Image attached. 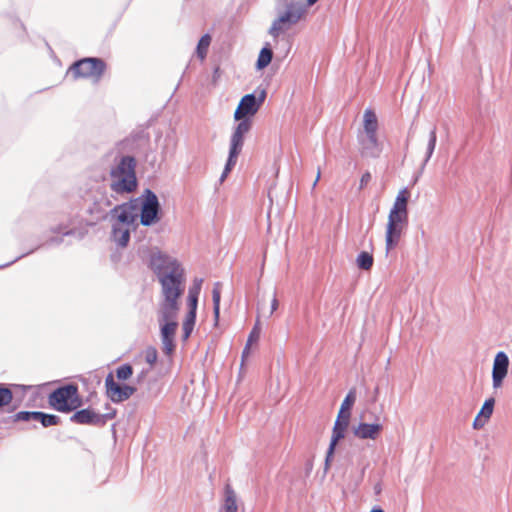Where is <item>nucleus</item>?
<instances>
[{
	"mask_svg": "<svg viewBox=\"0 0 512 512\" xmlns=\"http://www.w3.org/2000/svg\"><path fill=\"white\" fill-rule=\"evenodd\" d=\"M149 266L155 273L161 286V300L158 308H164L166 312L179 309L178 299L185 289V269L174 257L162 253H153Z\"/></svg>",
	"mask_w": 512,
	"mask_h": 512,
	"instance_id": "nucleus-1",
	"label": "nucleus"
},
{
	"mask_svg": "<svg viewBox=\"0 0 512 512\" xmlns=\"http://www.w3.org/2000/svg\"><path fill=\"white\" fill-rule=\"evenodd\" d=\"M410 193L407 188L401 189L390 209L385 232L386 253L393 250L400 242L408 227V200Z\"/></svg>",
	"mask_w": 512,
	"mask_h": 512,
	"instance_id": "nucleus-2",
	"label": "nucleus"
},
{
	"mask_svg": "<svg viewBox=\"0 0 512 512\" xmlns=\"http://www.w3.org/2000/svg\"><path fill=\"white\" fill-rule=\"evenodd\" d=\"M378 118L372 109H366L363 114V130L358 134L360 154L366 158H378L383 151V144L379 141Z\"/></svg>",
	"mask_w": 512,
	"mask_h": 512,
	"instance_id": "nucleus-3",
	"label": "nucleus"
},
{
	"mask_svg": "<svg viewBox=\"0 0 512 512\" xmlns=\"http://www.w3.org/2000/svg\"><path fill=\"white\" fill-rule=\"evenodd\" d=\"M136 162L131 156H124L111 169L110 188L117 194L131 193L137 188Z\"/></svg>",
	"mask_w": 512,
	"mask_h": 512,
	"instance_id": "nucleus-4",
	"label": "nucleus"
},
{
	"mask_svg": "<svg viewBox=\"0 0 512 512\" xmlns=\"http://www.w3.org/2000/svg\"><path fill=\"white\" fill-rule=\"evenodd\" d=\"M306 13L307 9L304 3L290 0L286 6V10L272 22L269 34L273 38H277L280 34L288 31L291 26L303 19Z\"/></svg>",
	"mask_w": 512,
	"mask_h": 512,
	"instance_id": "nucleus-5",
	"label": "nucleus"
},
{
	"mask_svg": "<svg viewBox=\"0 0 512 512\" xmlns=\"http://www.w3.org/2000/svg\"><path fill=\"white\" fill-rule=\"evenodd\" d=\"M49 405L56 411L69 413L82 405L78 387L67 384L55 389L48 397Z\"/></svg>",
	"mask_w": 512,
	"mask_h": 512,
	"instance_id": "nucleus-6",
	"label": "nucleus"
},
{
	"mask_svg": "<svg viewBox=\"0 0 512 512\" xmlns=\"http://www.w3.org/2000/svg\"><path fill=\"white\" fill-rule=\"evenodd\" d=\"M252 127V122L249 120H244L239 122L235 127L230 137V145H229V155L224 167V170L220 177V182H223L230 171L237 163V159L239 154L242 151L244 146V138L245 135L250 131Z\"/></svg>",
	"mask_w": 512,
	"mask_h": 512,
	"instance_id": "nucleus-7",
	"label": "nucleus"
},
{
	"mask_svg": "<svg viewBox=\"0 0 512 512\" xmlns=\"http://www.w3.org/2000/svg\"><path fill=\"white\" fill-rule=\"evenodd\" d=\"M252 127V122L249 120H244L239 122L235 127L230 137V145H229V155L224 167V170L220 177V182H223L230 171L237 163V159L239 154L242 151L244 146V138L245 135L250 131Z\"/></svg>",
	"mask_w": 512,
	"mask_h": 512,
	"instance_id": "nucleus-8",
	"label": "nucleus"
},
{
	"mask_svg": "<svg viewBox=\"0 0 512 512\" xmlns=\"http://www.w3.org/2000/svg\"><path fill=\"white\" fill-rule=\"evenodd\" d=\"M179 309L166 312L164 308H158L157 316L161 328V340L163 351L169 355L174 350V338L178 328L177 315Z\"/></svg>",
	"mask_w": 512,
	"mask_h": 512,
	"instance_id": "nucleus-9",
	"label": "nucleus"
},
{
	"mask_svg": "<svg viewBox=\"0 0 512 512\" xmlns=\"http://www.w3.org/2000/svg\"><path fill=\"white\" fill-rule=\"evenodd\" d=\"M76 77L93 78L98 82L105 70V63L99 58H84L72 66Z\"/></svg>",
	"mask_w": 512,
	"mask_h": 512,
	"instance_id": "nucleus-10",
	"label": "nucleus"
},
{
	"mask_svg": "<svg viewBox=\"0 0 512 512\" xmlns=\"http://www.w3.org/2000/svg\"><path fill=\"white\" fill-rule=\"evenodd\" d=\"M266 98V91L262 90L258 97L255 96V94H246L242 97L240 100L238 107L236 108L234 112V118L235 120H238L240 122L244 120H248L246 116H253L255 115L258 110L260 109L261 105L264 103ZM251 122V120L249 119Z\"/></svg>",
	"mask_w": 512,
	"mask_h": 512,
	"instance_id": "nucleus-11",
	"label": "nucleus"
},
{
	"mask_svg": "<svg viewBox=\"0 0 512 512\" xmlns=\"http://www.w3.org/2000/svg\"><path fill=\"white\" fill-rule=\"evenodd\" d=\"M142 202L140 222L144 226H150L158 221L159 201L154 192L146 189Z\"/></svg>",
	"mask_w": 512,
	"mask_h": 512,
	"instance_id": "nucleus-12",
	"label": "nucleus"
},
{
	"mask_svg": "<svg viewBox=\"0 0 512 512\" xmlns=\"http://www.w3.org/2000/svg\"><path fill=\"white\" fill-rule=\"evenodd\" d=\"M105 387L107 396L112 402L119 403L129 399L136 389L129 385L120 386L114 380L112 373H109L105 379Z\"/></svg>",
	"mask_w": 512,
	"mask_h": 512,
	"instance_id": "nucleus-13",
	"label": "nucleus"
},
{
	"mask_svg": "<svg viewBox=\"0 0 512 512\" xmlns=\"http://www.w3.org/2000/svg\"><path fill=\"white\" fill-rule=\"evenodd\" d=\"M138 208V199L115 206L110 213L117 219V224L130 227L136 220V210Z\"/></svg>",
	"mask_w": 512,
	"mask_h": 512,
	"instance_id": "nucleus-14",
	"label": "nucleus"
},
{
	"mask_svg": "<svg viewBox=\"0 0 512 512\" xmlns=\"http://www.w3.org/2000/svg\"><path fill=\"white\" fill-rule=\"evenodd\" d=\"M509 358L507 354L500 351L496 354L492 368V387L497 390L502 387L503 381L508 374Z\"/></svg>",
	"mask_w": 512,
	"mask_h": 512,
	"instance_id": "nucleus-15",
	"label": "nucleus"
},
{
	"mask_svg": "<svg viewBox=\"0 0 512 512\" xmlns=\"http://www.w3.org/2000/svg\"><path fill=\"white\" fill-rule=\"evenodd\" d=\"M70 421L81 425L101 426L106 422V415L96 413L94 410L86 408L75 412L70 417Z\"/></svg>",
	"mask_w": 512,
	"mask_h": 512,
	"instance_id": "nucleus-16",
	"label": "nucleus"
},
{
	"mask_svg": "<svg viewBox=\"0 0 512 512\" xmlns=\"http://www.w3.org/2000/svg\"><path fill=\"white\" fill-rule=\"evenodd\" d=\"M383 426L379 423H360L357 427H354V435L359 439H371L375 440L380 432L382 431Z\"/></svg>",
	"mask_w": 512,
	"mask_h": 512,
	"instance_id": "nucleus-17",
	"label": "nucleus"
},
{
	"mask_svg": "<svg viewBox=\"0 0 512 512\" xmlns=\"http://www.w3.org/2000/svg\"><path fill=\"white\" fill-rule=\"evenodd\" d=\"M494 405H495L494 398H489V399L485 400L480 412L478 413V415L476 416V418L473 421L474 429H480L485 426V424L488 422V420L490 419V417L493 414Z\"/></svg>",
	"mask_w": 512,
	"mask_h": 512,
	"instance_id": "nucleus-18",
	"label": "nucleus"
},
{
	"mask_svg": "<svg viewBox=\"0 0 512 512\" xmlns=\"http://www.w3.org/2000/svg\"><path fill=\"white\" fill-rule=\"evenodd\" d=\"M345 432H346V429H343V427H341V428L335 427V426L333 427L331 441H330V444H329V447L327 450V454H326V458H325L326 469H328L329 464L333 458L335 447H336L337 443L345 437Z\"/></svg>",
	"mask_w": 512,
	"mask_h": 512,
	"instance_id": "nucleus-19",
	"label": "nucleus"
},
{
	"mask_svg": "<svg viewBox=\"0 0 512 512\" xmlns=\"http://www.w3.org/2000/svg\"><path fill=\"white\" fill-rule=\"evenodd\" d=\"M112 236L114 241L122 246H127L129 240H130V230L127 226H122L119 224H113L112 228Z\"/></svg>",
	"mask_w": 512,
	"mask_h": 512,
	"instance_id": "nucleus-20",
	"label": "nucleus"
},
{
	"mask_svg": "<svg viewBox=\"0 0 512 512\" xmlns=\"http://www.w3.org/2000/svg\"><path fill=\"white\" fill-rule=\"evenodd\" d=\"M111 206V201L105 195L96 201L93 207L89 208L90 214L95 216V219L101 220L106 217V209Z\"/></svg>",
	"mask_w": 512,
	"mask_h": 512,
	"instance_id": "nucleus-21",
	"label": "nucleus"
},
{
	"mask_svg": "<svg viewBox=\"0 0 512 512\" xmlns=\"http://www.w3.org/2000/svg\"><path fill=\"white\" fill-rule=\"evenodd\" d=\"M224 492L225 499L222 510L224 512H238L237 497L233 488L227 484Z\"/></svg>",
	"mask_w": 512,
	"mask_h": 512,
	"instance_id": "nucleus-22",
	"label": "nucleus"
},
{
	"mask_svg": "<svg viewBox=\"0 0 512 512\" xmlns=\"http://www.w3.org/2000/svg\"><path fill=\"white\" fill-rule=\"evenodd\" d=\"M273 57L272 49L269 47V44H267L265 47H263L259 53L256 67L257 69H264L267 67Z\"/></svg>",
	"mask_w": 512,
	"mask_h": 512,
	"instance_id": "nucleus-23",
	"label": "nucleus"
},
{
	"mask_svg": "<svg viewBox=\"0 0 512 512\" xmlns=\"http://www.w3.org/2000/svg\"><path fill=\"white\" fill-rule=\"evenodd\" d=\"M221 286L220 282H216L212 290L213 312L216 322L218 321L220 314Z\"/></svg>",
	"mask_w": 512,
	"mask_h": 512,
	"instance_id": "nucleus-24",
	"label": "nucleus"
},
{
	"mask_svg": "<svg viewBox=\"0 0 512 512\" xmlns=\"http://www.w3.org/2000/svg\"><path fill=\"white\" fill-rule=\"evenodd\" d=\"M36 422H40L43 427L55 426L60 423V418L57 415L45 414L43 412H36Z\"/></svg>",
	"mask_w": 512,
	"mask_h": 512,
	"instance_id": "nucleus-25",
	"label": "nucleus"
},
{
	"mask_svg": "<svg viewBox=\"0 0 512 512\" xmlns=\"http://www.w3.org/2000/svg\"><path fill=\"white\" fill-rule=\"evenodd\" d=\"M210 43H211V36L209 34H205L200 38L197 48H196V53H197V56L201 60L205 59L207 52H208V48L210 46Z\"/></svg>",
	"mask_w": 512,
	"mask_h": 512,
	"instance_id": "nucleus-26",
	"label": "nucleus"
},
{
	"mask_svg": "<svg viewBox=\"0 0 512 512\" xmlns=\"http://www.w3.org/2000/svg\"><path fill=\"white\" fill-rule=\"evenodd\" d=\"M373 261L372 254L366 251L361 252L356 258L357 266L363 270H370L373 266Z\"/></svg>",
	"mask_w": 512,
	"mask_h": 512,
	"instance_id": "nucleus-27",
	"label": "nucleus"
},
{
	"mask_svg": "<svg viewBox=\"0 0 512 512\" xmlns=\"http://www.w3.org/2000/svg\"><path fill=\"white\" fill-rule=\"evenodd\" d=\"M437 142L436 127H433L429 133V139L426 149V156L424 159V165L431 159Z\"/></svg>",
	"mask_w": 512,
	"mask_h": 512,
	"instance_id": "nucleus-28",
	"label": "nucleus"
},
{
	"mask_svg": "<svg viewBox=\"0 0 512 512\" xmlns=\"http://www.w3.org/2000/svg\"><path fill=\"white\" fill-rule=\"evenodd\" d=\"M196 321V314L187 313L186 318L183 322V338L188 339L193 331Z\"/></svg>",
	"mask_w": 512,
	"mask_h": 512,
	"instance_id": "nucleus-29",
	"label": "nucleus"
},
{
	"mask_svg": "<svg viewBox=\"0 0 512 512\" xmlns=\"http://www.w3.org/2000/svg\"><path fill=\"white\" fill-rule=\"evenodd\" d=\"M196 321V314L187 313L186 318L183 322V338L188 339L193 331Z\"/></svg>",
	"mask_w": 512,
	"mask_h": 512,
	"instance_id": "nucleus-30",
	"label": "nucleus"
},
{
	"mask_svg": "<svg viewBox=\"0 0 512 512\" xmlns=\"http://www.w3.org/2000/svg\"><path fill=\"white\" fill-rule=\"evenodd\" d=\"M37 411H20L12 416L13 422H29L35 421Z\"/></svg>",
	"mask_w": 512,
	"mask_h": 512,
	"instance_id": "nucleus-31",
	"label": "nucleus"
},
{
	"mask_svg": "<svg viewBox=\"0 0 512 512\" xmlns=\"http://www.w3.org/2000/svg\"><path fill=\"white\" fill-rule=\"evenodd\" d=\"M12 398L11 390L0 385V407L8 405L12 401Z\"/></svg>",
	"mask_w": 512,
	"mask_h": 512,
	"instance_id": "nucleus-32",
	"label": "nucleus"
},
{
	"mask_svg": "<svg viewBox=\"0 0 512 512\" xmlns=\"http://www.w3.org/2000/svg\"><path fill=\"white\" fill-rule=\"evenodd\" d=\"M133 373L132 367L128 364L121 365L116 370V375L120 380H127Z\"/></svg>",
	"mask_w": 512,
	"mask_h": 512,
	"instance_id": "nucleus-33",
	"label": "nucleus"
},
{
	"mask_svg": "<svg viewBox=\"0 0 512 512\" xmlns=\"http://www.w3.org/2000/svg\"><path fill=\"white\" fill-rule=\"evenodd\" d=\"M356 400V392L354 389L350 390L346 397L344 398L341 407H343L346 410H350L351 407L354 405Z\"/></svg>",
	"mask_w": 512,
	"mask_h": 512,
	"instance_id": "nucleus-34",
	"label": "nucleus"
},
{
	"mask_svg": "<svg viewBox=\"0 0 512 512\" xmlns=\"http://www.w3.org/2000/svg\"><path fill=\"white\" fill-rule=\"evenodd\" d=\"M203 279L196 278L193 281V285L189 288L188 295L199 297L202 288Z\"/></svg>",
	"mask_w": 512,
	"mask_h": 512,
	"instance_id": "nucleus-35",
	"label": "nucleus"
},
{
	"mask_svg": "<svg viewBox=\"0 0 512 512\" xmlns=\"http://www.w3.org/2000/svg\"><path fill=\"white\" fill-rule=\"evenodd\" d=\"M157 357H158V354H157V350L155 348L149 347L146 349L145 360L149 365L152 366L153 364H155V362L157 361Z\"/></svg>",
	"mask_w": 512,
	"mask_h": 512,
	"instance_id": "nucleus-36",
	"label": "nucleus"
},
{
	"mask_svg": "<svg viewBox=\"0 0 512 512\" xmlns=\"http://www.w3.org/2000/svg\"><path fill=\"white\" fill-rule=\"evenodd\" d=\"M187 305H188V308H189L188 313L196 314L197 305H198V297L192 296V295H188V297H187Z\"/></svg>",
	"mask_w": 512,
	"mask_h": 512,
	"instance_id": "nucleus-37",
	"label": "nucleus"
},
{
	"mask_svg": "<svg viewBox=\"0 0 512 512\" xmlns=\"http://www.w3.org/2000/svg\"><path fill=\"white\" fill-rule=\"evenodd\" d=\"M259 336H260V330H259L258 326L256 325L250 332L247 343H249L251 345L252 343L258 341Z\"/></svg>",
	"mask_w": 512,
	"mask_h": 512,
	"instance_id": "nucleus-38",
	"label": "nucleus"
},
{
	"mask_svg": "<svg viewBox=\"0 0 512 512\" xmlns=\"http://www.w3.org/2000/svg\"><path fill=\"white\" fill-rule=\"evenodd\" d=\"M371 180V174L365 172L360 179V189L364 188Z\"/></svg>",
	"mask_w": 512,
	"mask_h": 512,
	"instance_id": "nucleus-39",
	"label": "nucleus"
},
{
	"mask_svg": "<svg viewBox=\"0 0 512 512\" xmlns=\"http://www.w3.org/2000/svg\"><path fill=\"white\" fill-rule=\"evenodd\" d=\"M350 416H351L350 410H346L343 407H340V410H339L337 418H339V419H348V421H349L350 420Z\"/></svg>",
	"mask_w": 512,
	"mask_h": 512,
	"instance_id": "nucleus-40",
	"label": "nucleus"
},
{
	"mask_svg": "<svg viewBox=\"0 0 512 512\" xmlns=\"http://www.w3.org/2000/svg\"><path fill=\"white\" fill-rule=\"evenodd\" d=\"M348 425H349L348 419H339V418L336 419L335 424H334L335 427H339V428L343 427V429H346V430H347Z\"/></svg>",
	"mask_w": 512,
	"mask_h": 512,
	"instance_id": "nucleus-41",
	"label": "nucleus"
},
{
	"mask_svg": "<svg viewBox=\"0 0 512 512\" xmlns=\"http://www.w3.org/2000/svg\"><path fill=\"white\" fill-rule=\"evenodd\" d=\"M278 305H279V303H278V300H277V298H276V294H274L273 299H272V301H271V311H270V315H272V314L277 310Z\"/></svg>",
	"mask_w": 512,
	"mask_h": 512,
	"instance_id": "nucleus-42",
	"label": "nucleus"
},
{
	"mask_svg": "<svg viewBox=\"0 0 512 512\" xmlns=\"http://www.w3.org/2000/svg\"><path fill=\"white\" fill-rule=\"evenodd\" d=\"M250 344L249 343H246L244 349H243V352H242V358H245L246 356L249 355L250 353Z\"/></svg>",
	"mask_w": 512,
	"mask_h": 512,
	"instance_id": "nucleus-43",
	"label": "nucleus"
},
{
	"mask_svg": "<svg viewBox=\"0 0 512 512\" xmlns=\"http://www.w3.org/2000/svg\"><path fill=\"white\" fill-rule=\"evenodd\" d=\"M320 177H321V170H320V168H318V169H317L316 179L314 180V183H313V185H312V189H314V188L316 187V185H317V183H318V181H319Z\"/></svg>",
	"mask_w": 512,
	"mask_h": 512,
	"instance_id": "nucleus-44",
	"label": "nucleus"
},
{
	"mask_svg": "<svg viewBox=\"0 0 512 512\" xmlns=\"http://www.w3.org/2000/svg\"><path fill=\"white\" fill-rule=\"evenodd\" d=\"M317 1L318 0H307V3L305 4L306 8L314 5Z\"/></svg>",
	"mask_w": 512,
	"mask_h": 512,
	"instance_id": "nucleus-45",
	"label": "nucleus"
},
{
	"mask_svg": "<svg viewBox=\"0 0 512 512\" xmlns=\"http://www.w3.org/2000/svg\"><path fill=\"white\" fill-rule=\"evenodd\" d=\"M72 233L71 230L62 232L63 235H70Z\"/></svg>",
	"mask_w": 512,
	"mask_h": 512,
	"instance_id": "nucleus-46",
	"label": "nucleus"
},
{
	"mask_svg": "<svg viewBox=\"0 0 512 512\" xmlns=\"http://www.w3.org/2000/svg\"><path fill=\"white\" fill-rule=\"evenodd\" d=\"M371 512H384L382 509H373Z\"/></svg>",
	"mask_w": 512,
	"mask_h": 512,
	"instance_id": "nucleus-47",
	"label": "nucleus"
}]
</instances>
